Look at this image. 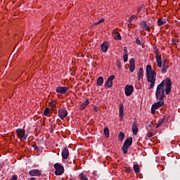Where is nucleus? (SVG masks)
I'll return each mask as SVG.
<instances>
[{"mask_svg":"<svg viewBox=\"0 0 180 180\" xmlns=\"http://www.w3.org/2000/svg\"><path fill=\"white\" fill-rule=\"evenodd\" d=\"M10 180H18V175H13Z\"/></svg>","mask_w":180,"mask_h":180,"instance_id":"obj_39","label":"nucleus"},{"mask_svg":"<svg viewBox=\"0 0 180 180\" xmlns=\"http://www.w3.org/2000/svg\"><path fill=\"white\" fill-rule=\"evenodd\" d=\"M129 64H130L129 70L131 71V72H134V70L136 68V60H134V58L130 59Z\"/></svg>","mask_w":180,"mask_h":180,"instance_id":"obj_14","label":"nucleus"},{"mask_svg":"<svg viewBox=\"0 0 180 180\" xmlns=\"http://www.w3.org/2000/svg\"><path fill=\"white\" fill-rule=\"evenodd\" d=\"M160 126H161V124L158 122L155 127V129H158V127H160Z\"/></svg>","mask_w":180,"mask_h":180,"instance_id":"obj_43","label":"nucleus"},{"mask_svg":"<svg viewBox=\"0 0 180 180\" xmlns=\"http://www.w3.org/2000/svg\"><path fill=\"white\" fill-rule=\"evenodd\" d=\"M99 24L103 23V22H105V19L102 18L99 21H98Z\"/></svg>","mask_w":180,"mask_h":180,"instance_id":"obj_42","label":"nucleus"},{"mask_svg":"<svg viewBox=\"0 0 180 180\" xmlns=\"http://www.w3.org/2000/svg\"><path fill=\"white\" fill-rule=\"evenodd\" d=\"M49 113H50V108H46L44 111V116H48Z\"/></svg>","mask_w":180,"mask_h":180,"instance_id":"obj_31","label":"nucleus"},{"mask_svg":"<svg viewBox=\"0 0 180 180\" xmlns=\"http://www.w3.org/2000/svg\"><path fill=\"white\" fill-rule=\"evenodd\" d=\"M133 168H134V171L136 175H137V174L140 173V167L139 166V165H137V164L134 165Z\"/></svg>","mask_w":180,"mask_h":180,"instance_id":"obj_23","label":"nucleus"},{"mask_svg":"<svg viewBox=\"0 0 180 180\" xmlns=\"http://www.w3.org/2000/svg\"><path fill=\"white\" fill-rule=\"evenodd\" d=\"M133 19H139V18L135 15H131L128 20L129 23H131V22H133Z\"/></svg>","mask_w":180,"mask_h":180,"instance_id":"obj_28","label":"nucleus"},{"mask_svg":"<svg viewBox=\"0 0 180 180\" xmlns=\"http://www.w3.org/2000/svg\"><path fill=\"white\" fill-rule=\"evenodd\" d=\"M162 74H167V70L169 68V66L168 65V62L167 61V59H163L162 62Z\"/></svg>","mask_w":180,"mask_h":180,"instance_id":"obj_8","label":"nucleus"},{"mask_svg":"<svg viewBox=\"0 0 180 180\" xmlns=\"http://www.w3.org/2000/svg\"><path fill=\"white\" fill-rule=\"evenodd\" d=\"M125 168V172H127V174H130V172H133V170L131 167H124Z\"/></svg>","mask_w":180,"mask_h":180,"instance_id":"obj_33","label":"nucleus"},{"mask_svg":"<svg viewBox=\"0 0 180 180\" xmlns=\"http://www.w3.org/2000/svg\"><path fill=\"white\" fill-rule=\"evenodd\" d=\"M172 89V82L169 77L163 79L162 82L158 85L155 92V97L158 102L153 103L151 106V113L154 115L157 109H160L164 105V98L166 95H169Z\"/></svg>","mask_w":180,"mask_h":180,"instance_id":"obj_1","label":"nucleus"},{"mask_svg":"<svg viewBox=\"0 0 180 180\" xmlns=\"http://www.w3.org/2000/svg\"><path fill=\"white\" fill-rule=\"evenodd\" d=\"M153 52H154V53L155 54V56H156V57L158 56H160V53L158 52V48H157V46H155L154 48H153Z\"/></svg>","mask_w":180,"mask_h":180,"instance_id":"obj_32","label":"nucleus"},{"mask_svg":"<svg viewBox=\"0 0 180 180\" xmlns=\"http://www.w3.org/2000/svg\"><path fill=\"white\" fill-rule=\"evenodd\" d=\"M32 147H33L34 150H39V146H37V145H36V144H34L32 146Z\"/></svg>","mask_w":180,"mask_h":180,"instance_id":"obj_40","label":"nucleus"},{"mask_svg":"<svg viewBox=\"0 0 180 180\" xmlns=\"http://www.w3.org/2000/svg\"><path fill=\"white\" fill-rule=\"evenodd\" d=\"M30 176H40L41 175V171L37 169H31L29 172Z\"/></svg>","mask_w":180,"mask_h":180,"instance_id":"obj_9","label":"nucleus"},{"mask_svg":"<svg viewBox=\"0 0 180 180\" xmlns=\"http://www.w3.org/2000/svg\"><path fill=\"white\" fill-rule=\"evenodd\" d=\"M96 84L98 86H102V85H103V77H98L97 79Z\"/></svg>","mask_w":180,"mask_h":180,"instance_id":"obj_22","label":"nucleus"},{"mask_svg":"<svg viewBox=\"0 0 180 180\" xmlns=\"http://www.w3.org/2000/svg\"><path fill=\"white\" fill-rule=\"evenodd\" d=\"M113 34L115 40H122V36L120 35V33H119V32L114 30Z\"/></svg>","mask_w":180,"mask_h":180,"instance_id":"obj_21","label":"nucleus"},{"mask_svg":"<svg viewBox=\"0 0 180 180\" xmlns=\"http://www.w3.org/2000/svg\"><path fill=\"white\" fill-rule=\"evenodd\" d=\"M153 126H154V124L153 123V121H151L150 123L146 126L147 130H151Z\"/></svg>","mask_w":180,"mask_h":180,"instance_id":"obj_30","label":"nucleus"},{"mask_svg":"<svg viewBox=\"0 0 180 180\" xmlns=\"http://www.w3.org/2000/svg\"><path fill=\"white\" fill-rule=\"evenodd\" d=\"M58 117L61 120H64V118L66 117L68 115V112L67 111V109L65 108H60L58 110Z\"/></svg>","mask_w":180,"mask_h":180,"instance_id":"obj_6","label":"nucleus"},{"mask_svg":"<svg viewBox=\"0 0 180 180\" xmlns=\"http://www.w3.org/2000/svg\"><path fill=\"white\" fill-rule=\"evenodd\" d=\"M57 94H61L62 95H65L68 92V86H58L56 89Z\"/></svg>","mask_w":180,"mask_h":180,"instance_id":"obj_7","label":"nucleus"},{"mask_svg":"<svg viewBox=\"0 0 180 180\" xmlns=\"http://www.w3.org/2000/svg\"><path fill=\"white\" fill-rule=\"evenodd\" d=\"M133 91H134V88L133 87V85H127L125 86V95L127 96H130V95L133 94Z\"/></svg>","mask_w":180,"mask_h":180,"instance_id":"obj_10","label":"nucleus"},{"mask_svg":"<svg viewBox=\"0 0 180 180\" xmlns=\"http://www.w3.org/2000/svg\"><path fill=\"white\" fill-rule=\"evenodd\" d=\"M113 78L115 79V76H113Z\"/></svg>","mask_w":180,"mask_h":180,"instance_id":"obj_51","label":"nucleus"},{"mask_svg":"<svg viewBox=\"0 0 180 180\" xmlns=\"http://www.w3.org/2000/svg\"><path fill=\"white\" fill-rule=\"evenodd\" d=\"M137 75H138V81L143 79V77H144V70H143V68H139Z\"/></svg>","mask_w":180,"mask_h":180,"instance_id":"obj_19","label":"nucleus"},{"mask_svg":"<svg viewBox=\"0 0 180 180\" xmlns=\"http://www.w3.org/2000/svg\"><path fill=\"white\" fill-rule=\"evenodd\" d=\"M88 105H89V100L88 99L84 100V102L82 103L81 105H79L80 110H84V109H85V108H86Z\"/></svg>","mask_w":180,"mask_h":180,"instance_id":"obj_17","label":"nucleus"},{"mask_svg":"<svg viewBox=\"0 0 180 180\" xmlns=\"http://www.w3.org/2000/svg\"><path fill=\"white\" fill-rule=\"evenodd\" d=\"M123 51H124V54H128L127 53V47H124V49H123Z\"/></svg>","mask_w":180,"mask_h":180,"instance_id":"obj_41","label":"nucleus"},{"mask_svg":"<svg viewBox=\"0 0 180 180\" xmlns=\"http://www.w3.org/2000/svg\"><path fill=\"white\" fill-rule=\"evenodd\" d=\"M56 171H55V175H59L61 176L63 175V174H64V167H63V165L58 164V163H56L53 165Z\"/></svg>","mask_w":180,"mask_h":180,"instance_id":"obj_5","label":"nucleus"},{"mask_svg":"<svg viewBox=\"0 0 180 180\" xmlns=\"http://www.w3.org/2000/svg\"><path fill=\"white\" fill-rule=\"evenodd\" d=\"M124 63H127L129 60V53H123Z\"/></svg>","mask_w":180,"mask_h":180,"instance_id":"obj_29","label":"nucleus"},{"mask_svg":"<svg viewBox=\"0 0 180 180\" xmlns=\"http://www.w3.org/2000/svg\"><path fill=\"white\" fill-rule=\"evenodd\" d=\"M104 134H105L106 139H108V137H109V128L105 127L104 129Z\"/></svg>","mask_w":180,"mask_h":180,"instance_id":"obj_27","label":"nucleus"},{"mask_svg":"<svg viewBox=\"0 0 180 180\" xmlns=\"http://www.w3.org/2000/svg\"><path fill=\"white\" fill-rule=\"evenodd\" d=\"M28 179L29 180H34V179H36V178L35 177H31V178H29Z\"/></svg>","mask_w":180,"mask_h":180,"instance_id":"obj_46","label":"nucleus"},{"mask_svg":"<svg viewBox=\"0 0 180 180\" xmlns=\"http://www.w3.org/2000/svg\"><path fill=\"white\" fill-rule=\"evenodd\" d=\"M143 9V7H139L138 8V12H141V11Z\"/></svg>","mask_w":180,"mask_h":180,"instance_id":"obj_45","label":"nucleus"},{"mask_svg":"<svg viewBox=\"0 0 180 180\" xmlns=\"http://www.w3.org/2000/svg\"><path fill=\"white\" fill-rule=\"evenodd\" d=\"M153 136H154V134H153V132H148L147 133V137L148 139H151V137H153Z\"/></svg>","mask_w":180,"mask_h":180,"instance_id":"obj_35","label":"nucleus"},{"mask_svg":"<svg viewBox=\"0 0 180 180\" xmlns=\"http://www.w3.org/2000/svg\"><path fill=\"white\" fill-rule=\"evenodd\" d=\"M61 155L63 160H67L70 157V150L67 147L63 148Z\"/></svg>","mask_w":180,"mask_h":180,"instance_id":"obj_13","label":"nucleus"},{"mask_svg":"<svg viewBox=\"0 0 180 180\" xmlns=\"http://www.w3.org/2000/svg\"><path fill=\"white\" fill-rule=\"evenodd\" d=\"M158 26H162V25H165V23H167V21L165 20V19H159L158 20Z\"/></svg>","mask_w":180,"mask_h":180,"instance_id":"obj_24","label":"nucleus"},{"mask_svg":"<svg viewBox=\"0 0 180 180\" xmlns=\"http://www.w3.org/2000/svg\"><path fill=\"white\" fill-rule=\"evenodd\" d=\"M132 132L134 136H137L139 133V125L137 124V120L134 118V122L132 123Z\"/></svg>","mask_w":180,"mask_h":180,"instance_id":"obj_11","label":"nucleus"},{"mask_svg":"<svg viewBox=\"0 0 180 180\" xmlns=\"http://www.w3.org/2000/svg\"><path fill=\"white\" fill-rule=\"evenodd\" d=\"M109 47V43L105 41L101 44V50L103 53H106L108 51V48Z\"/></svg>","mask_w":180,"mask_h":180,"instance_id":"obj_20","label":"nucleus"},{"mask_svg":"<svg viewBox=\"0 0 180 180\" xmlns=\"http://www.w3.org/2000/svg\"><path fill=\"white\" fill-rule=\"evenodd\" d=\"M113 86V75H111L105 84V88H112Z\"/></svg>","mask_w":180,"mask_h":180,"instance_id":"obj_12","label":"nucleus"},{"mask_svg":"<svg viewBox=\"0 0 180 180\" xmlns=\"http://www.w3.org/2000/svg\"><path fill=\"white\" fill-rule=\"evenodd\" d=\"M135 41L136 44H138L139 46H141V41H140V39L137 38Z\"/></svg>","mask_w":180,"mask_h":180,"instance_id":"obj_36","label":"nucleus"},{"mask_svg":"<svg viewBox=\"0 0 180 180\" xmlns=\"http://www.w3.org/2000/svg\"><path fill=\"white\" fill-rule=\"evenodd\" d=\"M140 25L143 30H146V32H150V27H148V25H147V22L142 20L140 22Z\"/></svg>","mask_w":180,"mask_h":180,"instance_id":"obj_15","label":"nucleus"},{"mask_svg":"<svg viewBox=\"0 0 180 180\" xmlns=\"http://www.w3.org/2000/svg\"><path fill=\"white\" fill-rule=\"evenodd\" d=\"M125 68H126V70H127L129 68H127V67L125 66Z\"/></svg>","mask_w":180,"mask_h":180,"instance_id":"obj_49","label":"nucleus"},{"mask_svg":"<svg viewBox=\"0 0 180 180\" xmlns=\"http://www.w3.org/2000/svg\"><path fill=\"white\" fill-rule=\"evenodd\" d=\"M79 178H80V179H82V180H85V179H88V178L86 177V176L84 175L82 173H81V174H79Z\"/></svg>","mask_w":180,"mask_h":180,"instance_id":"obj_34","label":"nucleus"},{"mask_svg":"<svg viewBox=\"0 0 180 180\" xmlns=\"http://www.w3.org/2000/svg\"><path fill=\"white\" fill-rule=\"evenodd\" d=\"M17 136L21 141L26 140L27 139V135H26V131L23 129L18 128L16 130Z\"/></svg>","mask_w":180,"mask_h":180,"instance_id":"obj_4","label":"nucleus"},{"mask_svg":"<svg viewBox=\"0 0 180 180\" xmlns=\"http://www.w3.org/2000/svg\"><path fill=\"white\" fill-rule=\"evenodd\" d=\"M146 78L148 82H150V86L148 89H153L155 85V81L157 78V72L153 70L151 65H146Z\"/></svg>","mask_w":180,"mask_h":180,"instance_id":"obj_2","label":"nucleus"},{"mask_svg":"<svg viewBox=\"0 0 180 180\" xmlns=\"http://www.w3.org/2000/svg\"><path fill=\"white\" fill-rule=\"evenodd\" d=\"M124 105H123V104H120V110H119L120 120H123V116L124 115Z\"/></svg>","mask_w":180,"mask_h":180,"instance_id":"obj_16","label":"nucleus"},{"mask_svg":"<svg viewBox=\"0 0 180 180\" xmlns=\"http://www.w3.org/2000/svg\"><path fill=\"white\" fill-rule=\"evenodd\" d=\"M49 105L52 106V108H56V102L54 101L49 102Z\"/></svg>","mask_w":180,"mask_h":180,"instance_id":"obj_37","label":"nucleus"},{"mask_svg":"<svg viewBox=\"0 0 180 180\" xmlns=\"http://www.w3.org/2000/svg\"><path fill=\"white\" fill-rule=\"evenodd\" d=\"M84 180H88V179H85Z\"/></svg>","mask_w":180,"mask_h":180,"instance_id":"obj_50","label":"nucleus"},{"mask_svg":"<svg viewBox=\"0 0 180 180\" xmlns=\"http://www.w3.org/2000/svg\"><path fill=\"white\" fill-rule=\"evenodd\" d=\"M117 66L118 67V68L121 69L122 68V63L117 60Z\"/></svg>","mask_w":180,"mask_h":180,"instance_id":"obj_38","label":"nucleus"},{"mask_svg":"<svg viewBox=\"0 0 180 180\" xmlns=\"http://www.w3.org/2000/svg\"><path fill=\"white\" fill-rule=\"evenodd\" d=\"M94 25H99L98 21L97 22H95Z\"/></svg>","mask_w":180,"mask_h":180,"instance_id":"obj_47","label":"nucleus"},{"mask_svg":"<svg viewBox=\"0 0 180 180\" xmlns=\"http://www.w3.org/2000/svg\"><path fill=\"white\" fill-rule=\"evenodd\" d=\"M69 180H75V179H69Z\"/></svg>","mask_w":180,"mask_h":180,"instance_id":"obj_48","label":"nucleus"},{"mask_svg":"<svg viewBox=\"0 0 180 180\" xmlns=\"http://www.w3.org/2000/svg\"><path fill=\"white\" fill-rule=\"evenodd\" d=\"M131 144H133V138L132 137L127 138L125 140L123 144V146L122 148V150L124 154H127V152L129 151V148H130Z\"/></svg>","mask_w":180,"mask_h":180,"instance_id":"obj_3","label":"nucleus"},{"mask_svg":"<svg viewBox=\"0 0 180 180\" xmlns=\"http://www.w3.org/2000/svg\"><path fill=\"white\" fill-rule=\"evenodd\" d=\"M124 139V133L122 131L120 132L118 135V140H120V141H122Z\"/></svg>","mask_w":180,"mask_h":180,"instance_id":"obj_25","label":"nucleus"},{"mask_svg":"<svg viewBox=\"0 0 180 180\" xmlns=\"http://www.w3.org/2000/svg\"><path fill=\"white\" fill-rule=\"evenodd\" d=\"M94 109L95 112H98V106L95 105L94 107Z\"/></svg>","mask_w":180,"mask_h":180,"instance_id":"obj_44","label":"nucleus"},{"mask_svg":"<svg viewBox=\"0 0 180 180\" xmlns=\"http://www.w3.org/2000/svg\"><path fill=\"white\" fill-rule=\"evenodd\" d=\"M155 58L158 67H159V68H161L162 67V58H161V56L158 55V56H156Z\"/></svg>","mask_w":180,"mask_h":180,"instance_id":"obj_18","label":"nucleus"},{"mask_svg":"<svg viewBox=\"0 0 180 180\" xmlns=\"http://www.w3.org/2000/svg\"><path fill=\"white\" fill-rule=\"evenodd\" d=\"M167 120V116L164 115L159 121L158 123L160 124H164L165 123V120Z\"/></svg>","mask_w":180,"mask_h":180,"instance_id":"obj_26","label":"nucleus"}]
</instances>
